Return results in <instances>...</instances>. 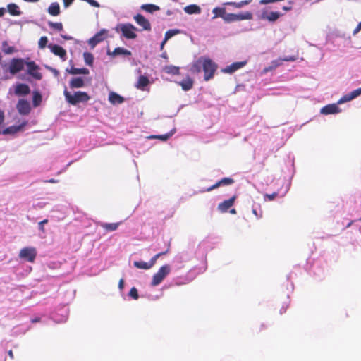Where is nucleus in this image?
I'll return each mask as SVG.
<instances>
[{"label": "nucleus", "mask_w": 361, "mask_h": 361, "mask_svg": "<svg viewBox=\"0 0 361 361\" xmlns=\"http://www.w3.org/2000/svg\"><path fill=\"white\" fill-rule=\"evenodd\" d=\"M171 267L169 264L161 266L158 271L154 274L152 281V286H157L159 285L163 280L170 274Z\"/></svg>", "instance_id": "3"}, {"label": "nucleus", "mask_w": 361, "mask_h": 361, "mask_svg": "<svg viewBox=\"0 0 361 361\" xmlns=\"http://www.w3.org/2000/svg\"><path fill=\"white\" fill-rule=\"evenodd\" d=\"M233 183H234V180L233 178H228V177L224 178L221 179L220 180H219L215 184H214L213 185H212L209 188H208L207 189H206L205 191L209 192V191H212V190H214L220 186L229 185L233 184Z\"/></svg>", "instance_id": "14"}, {"label": "nucleus", "mask_w": 361, "mask_h": 361, "mask_svg": "<svg viewBox=\"0 0 361 361\" xmlns=\"http://www.w3.org/2000/svg\"><path fill=\"white\" fill-rule=\"evenodd\" d=\"M129 295L135 300H137L139 298L138 291L135 287L130 288L129 291Z\"/></svg>", "instance_id": "44"}, {"label": "nucleus", "mask_w": 361, "mask_h": 361, "mask_svg": "<svg viewBox=\"0 0 361 361\" xmlns=\"http://www.w3.org/2000/svg\"><path fill=\"white\" fill-rule=\"evenodd\" d=\"M69 73L72 75H78V74H83L87 75L89 74V70L86 68H78L75 67H71V69L66 70Z\"/></svg>", "instance_id": "27"}, {"label": "nucleus", "mask_w": 361, "mask_h": 361, "mask_svg": "<svg viewBox=\"0 0 361 361\" xmlns=\"http://www.w3.org/2000/svg\"><path fill=\"white\" fill-rule=\"evenodd\" d=\"M230 213L235 214H236V210L235 209H232L230 210Z\"/></svg>", "instance_id": "62"}, {"label": "nucleus", "mask_w": 361, "mask_h": 361, "mask_svg": "<svg viewBox=\"0 0 361 361\" xmlns=\"http://www.w3.org/2000/svg\"><path fill=\"white\" fill-rule=\"evenodd\" d=\"M166 42H165L164 39L161 42V50H162L164 49V44H166Z\"/></svg>", "instance_id": "61"}, {"label": "nucleus", "mask_w": 361, "mask_h": 361, "mask_svg": "<svg viewBox=\"0 0 361 361\" xmlns=\"http://www.w3.org/2000/svg\"><path fill=\"white\" fill-rule=\"evenodd\" d=\"M287 308H288V305H286V307H283L282 310H280V314H283V313L286 312Z\"/></svg>", "instance_id": "59"}, {"label": "nucleus", "mask_w": 361, "mask_h": 361, "mask_svg": "<svg viewBox=\"0 0 361 361\" xmlns=\"http://www.w3.org/2000/svg\"><path fill=\"white\" fill-rule=\"evenodd\" d=\"M48 25L49 26V27L58 31H61L63 29V26L61 23H54L51 21H49Z\"/></svg>", "instance_id": "41"}, {"label": "nucleus", "mask_w": 361, "mask_h": 361, "mask_svg": "<svg viewBox=\"0 0 361 361\" xmlns=\"http://www.w3.org/2000/svg\"><path fill=\"white\" fill-rule=\"evenodd\" d=\"M184 10L188 14L199 13L200 12V8L195 4L186 6Z\"/></svg>", "instance_id": "32"}, {"label": "nucleus", "mask_w": 361, "mask_h": 361, "mask_svg": "<svg viewBox=\"0 0 361 361\" xmlns=\"http://www.w3.org/2000/svg\"><path fill=\"white\" fill-rule=\"evenodd\" d=\"M8 355L10 357L11 359H13L14 358V355H13V351L11 350H10L8 352Z\"/></svg>", "instance_id": "56"}, {"label": "nucleus", "mask_w": 361, "mask_h": 361, "mask_svg": "<svg viewBox=\"0 0 361 361\" xmlns=\"http://www.w3.org/2000/svg\"><path fill=\"white\" fill-rule=\"evenodd\" d=\"M168 251H169V248L166 251L161 252H159L158 254H160V257H161L162 255H166L168 252Z\"/></svg>", "instance_id": "60"}, {"label": "nucleus", "mask_w": 361, "mask_h": 361, "mask_svg": "<svg viewBox=\"0 0 361 361\" xmlns=\"http://www.w3.org/2000/svg\"><path fill=\"white\" fill-rule=\"evenodd\" d=\"M48 13L53 16H56L60 13V6L57 2H54L50 4L48 8Z\"/></svg>", "instance_id": "26"}, {"label": "nucleus", "mask_w": 361, "mask_h": 361, "mask_svg": "<svg viewBox=\"0 0 361 361\" xmlns=\"http://www.w3.org/2000/svg\"><path fill=\"white\" fill-rule=\"evenodd\" d=\"M48 47L51 49V51L56 56H59L63 61L66 60V51L59 45L50 44Z\"/></svg>", "instance_id": "12"}, {"label": "nucleus", "mask_w": 361, "mask_h": 361, "mask_svg": "<svg viewBox=\"0 0 361 361\" xmlns=\"http://www.w3.org/2000/svg\"><path fill=\"white\" fill-rule=\"evenodd\" d=\"M1 49L2 51L6 54H11L16 51L15 47L10 46L7 41H4L2 42Z\"/></svg>", "instance_id": "28"}, {"label": "nucleus", "mask_w": 361, "mask_h": 361, "mask_svg": "<svg viewBox=\"0 0 361 361\" xmlns=\"http://www.w3.org/2000/svg\"><path fill=\"white\" fill-rule=\"evenodd\" d=\"M133 264L135 267L138 268V269H149L151 267L149 265V262H142V261H135L133 262Z\"/></svg>", "instance_id": "38"}, {"label": "nucleus", "mask_w": 361, "mask_h": 361, "mask_svg": "<svg viewBox=\"0 0 361 361\" xmlns=\"http://www.w3.org/2000/svg\"><path fill=\"white\" fill-rule=\"evenodd\" d=\"M276 1H277L276 0H261L259 1V3L261 4H267L274 3V2H276Z\"/></svg>", "instance_id": "50"}, {"label": "nucleus", "mask_w": 361, "mask_h": 361, "mask_svg": "<svg viewBox=\"0 0 361 361\" xmlns=\"http://www.w3.org/2000/svg\"><path fill=\"white\" fill-rule=\"evenodd\" d=\"M30 92V87L26 84H18L15 90V93L18 95H27Z\"/></svg>", "instance_id": "19"}, {"label": "nucleus", "mask_w": 361, "mask_h": 361, "mask_svg": "<svg viewBox=\"0 0 361 361\" xmlns=\"http://www.w3.org/2000/svg\"><path fill=\"white\" fill-rule=\"evenodd\" d=\"M19 114L27 115L31 110L30 103L25 99H20L16 105Z\"/></svg>", "instance_id": "9"}, {"label": "nucleus", "mask_w": 361, "mask_h": 361, "mask_svg": "<svg viewBox=\"0 0 361 361\" xmlns=\"http://www.w3.org/2000/svg\"><path fill=\"white\" fill-rule=\"evenodd\" d=\"M194 82L192 80L191 78L188 76L186 78H185L181 82H178V85L181 86L182 89L184 91H188L193 87Z\"/></svg>", "instance_id": "21"}, {"label": "nucleus", "mask_w": 361, "mask_h": 361, "mask_svg": "<svg viewBox=\"0 0 361 361\" xmlns=\"http://www.w3.org/2000/svg\"><path fill=\"white\" fill-rule=\"evenodd\" d=\"M61 37L66 39V40H70V39H72V37H70V36H67V35H61Z\"/></svg>", "instance_id": "57"}, {"label": "nucleus", "mask_w": 361, "mask_h": 361, "mask_svg": "<svg viewBox=\"0 0 361 361\" xmlns=\"http://www.w3.org/2000/svg\"><path fill=\"white\" fill-rule=\"evenodd\" d=\"M149 83V80L147 76L140 75L138 78L137 83L136 85V87L137 89L144 90L145 87H147Z\"/></svg>", "instance_id": "23"}, {"label": "nucleus", "mask_w": 361, "mask_h": 361, "mask_svg": "<svg viewBox=\"0 0 361 361\" xmlns=\"http://www.w3.org/2000/svg\"><path fill=\"white\" fill-rule=\"evenodd\" d=\"M8 11L11 16H20L22 12L19 7L16 4L11 3L7 6Z\"/></svg>", "instance_id": "25"}, {"label": "nucleus", "mask_w": 361, "mask_h": 361, "mask_svg": "<svg viewBox=\"0 0 361 361\" xmlns=\"http://www.w3.org/2000/svg\"><path fill=\"white\" fill-rule=\"evenodd\" d=\"M252 212L255 215H256L257 216H258V214H257V210L256 209H253L252 210Z\"/></svg>", "instance_id": "64"}, {"label": "nucleus", "mask_w": 361, "mask_h": 361, "mask_svg": "<svg viewBox=\"0 0 361 361\" xmlns=\"http://www.w3.org/2000/svg\"><path fill=\"white\" fill-rule=\"evenodd\" d=\"M69 86L72 89L81 88L85 86L84 80L80 77L73 78L71 80Z\"/></svg>", "instance_id": "20"}, {"label": "nucleus", "mask_w": 361, "mask_h": 361, "mask_svg": "<svg viewBox=\"0 0 361 361\" xmlns=\"http://www.w3.org/2000/svg\"><path fill=\"white\" fill-rule=\"evenodd\" d=\"M48 222V220L47 219H44L43 221H40L39 223V229L42 231H44V224H47Z\"/></svg>", "instance_id": "47"}, {"label": "nucleus", "mask_w": 361, "mask_h": 361, "mask_svg": "<svg viewBox=\"0 0 361 361\" xmlns=\"http://www.w3.org/2000/svg\"><path fill=\"white\" fill-rule=\"evenodd\" d=\"M106 32L105 30H102L99 32L97 33L94 37L89 39V45L92 48H94L97 44L104 40V35L106 34Z\"/></svg>", "instance_id": "11"}, {"label": "nucleus", "mask_w": 361, "mask_h": 361, "mask_svg": "<svg viewBox=\"0 0 361 361\" xmlns=\"http://www.w3.org/2000/svg\"><path fill=\"white\" fill-rule=\"evenodd\" d=\"M237 20H251L252 19V13L250 11H246L244 13L236 14Z\"/></svg>", "instance_id": "33"}, {"label": "nucleus", "mask_w": 361, "mask_h": 361, "mask_svg": "<svg viewBox=\"0 0 361 361\" xmlns=\"http://www.w3.org/2000/svg\"><path fill=\"white\" fill-rule=\"evenodd\" d=\"M171 135V134H166V135H159L157 137H158L162 140H166Z\"/></svg>", "instance_id": "48"}, {"label": "nucleus", "mask_w": 361, "mask_h": 361, "mask_svg": "<svg viewBox=\"0 0 361 361\" xmlns=\"http://www.w3.org/2000/svg\"><path fill=\"white\" fill-rule=\"evenodd\" d=\"M37 256V250L32 247H26L20 251L19 257L21 259H26L27 262H33Z\"/></svg>", "instance_id": "4"}, {"label": "nucleus", "mask_w": 361, "mask_h": 361, "mask_svg": "<svg viewBox=\"0 0 361 361\" xmlns=\"http://www.w3.org/2000/svg\"><path fill=\"white\" fill-rule=\"evenodd\" d=\"M64 6L66 8L69 6L73 1V0H63Z\"/></svg>", "instance_id": "51"}, {"label": "nucleus", "mask_w": 361, "mask_h": 361, "mask_svg": "<svg viewBox=\"0 0 361 361\" xmlns=\"http://www.w3.org/2000/svg\"><path fill=\"white\" fill-rule=\"evenodd\" d=\"M4 113L0 109V125L4 123Z\"/></svg>", "instance_id": "52"}, {"label": "nucleus", "mask_w": 361, "mask_h": 361, "mask_svg": "<svg viewBox=\"0 0 361 361\" xmlns=\"http://www.w3.org/2000/svg\"><path fill=\"white\" fill-rule=\"evenodd\" d=\"M109 100L112 104H121L124 102V98L118 94L111 92L109 94Z\"/></svg>", "instance_id": "22"}, {"label": "nucleus", "mask_w": 361, "mask_h": 361, "mask_svg": "<svg viewBox=\"0 0 361 361\" xmlns=\"http://www.w3.org/2000/svg\"><path fill=\"white\" fill-rule=\"evenodd\" d=\"M121 222L118 223H101L100 226L106 231H114L118 229Z\"/></svg>", "instance_id": "24"}, {"label": "nucleus", "mask_w": 361, "mask_h": 361, "mask_svg": "<svg viewBox=\"0 0 361 361\" xmlns=\"http://www.w3.org/2000/svg\"><path fill=\"white\" fill-rule=\"evenodd\" d=\"M179 70V67L175 66H166L164 68L165 73L171 75H178Z\"/></svg>", "instance_id": "30"}, {"label": "nucleus", "mask_w": 361, "mask_h": 361, "mask_svg": "<svg viewBox=\"0 0 361 361\" xmlns=\"http://www.w3.org/2000/svg\"><path fill=\"white\" fill-rule=\"evenodd\" d=\"M278 193L277 192H273L272 194H265L264 195V200L272 201L275 199L276 197H277Z\"/></svg>", "instance_id": "45"}, {"label": "nucleus", "mask_w": 361, "mask_h": 361, "mask_svg": "<svg viewBox=\"0 0 361 361\" xmlns=\"http://www.w3.org/2000/svg\"><path fill=\"white\" fill-rule=\"evenodd\" d=\"M251 1H252V0H244V1H241L240 2H227V3H225V5H230V6H233L235 8H239L243 7L245 5L249 4Z\"/></svg>", "instance_id": "35"}, {"label": "nucleus", "mask_w": 361, "mask_h": 361, "mask_svg": "<svg viewBox=\"0 0 361 361\" xmlns=\"http://www.w3.org/2000/svg\"><path fill=\"white\" fill-rule=\"evenodd\" d=\"M283 14L277 11L267 12V11H262L260 19L267 20L269 22L276 21Z\"/></svg>", "instance_id": "8"}, {"label": "nucleus", "mask_w": 361, "mask_h": 361, "mask_svg": "<svg viewBox=\"0 0 361 361\" xmlns=\"http://www.w3.org/2000/svg\"><path fill=\"white\" fill-rule=\"evenodd\" d=\"M123 287H124V280L123 279H121L118 282V288H119V289L123 290Z\"/></svg>", "instance_id": "53"}, {"label": "nucleus", "mask_w": 361, "mask_h": 361, "mask_svg": "<svg viewBox=\"0 0 361 361\" xmlns=\"http://www.w3.org/2000/svg\"><path fill=\"white\" fill-rule=\"evenodd\" d=\"M42 102V95L39 92H34L33 98H32V104L35 107L38 106Z\"/></svg>", "instance_id": "36"}, {"label": "nucleus", "mask_w": 361, "mask_h": 361, "mask_svg": "<svg viewBox=\"0 0 361 361\" xmlns=\"http://www.w3.org/2000/svg\"><path fill=\"white\" fill-rule=\"evenodd\" d=\"M217 68V64L210 58L201 56L191 64L190 71L192 73H199L202 70L204 79L205 81H208L214 78Z\"/></svg>", "instance_id": "1"}, {"label": "nucleus", "mask_w": 361, "mask_h": 361, "mask_svg": "<svg viewBox=\"0 0 361 361\" xmlns=\"http://www.w3.org/2000/svg\"><path fill=\"white\" fill-rule=\"evenodd\" d=\"M27 70V72L32 78L36 80H41L42 78V73L39 71V67L37 65L35 61H29L26 63Z\"/></svg>", "instance_id": "7"}, {"label": "nucleus", "mask_w": 361, "mask_h": 361, "mask_svg": "<svg viewBox=\"0 0 361 361\" xmlns=\"http://www.w3.org/2000/svg\"><path fill=\"white\" fill-rule=\"evenodd\" d=\"M39 321V318H35L34 319L32 320V322L35 323V322H37Z\"/></svg>", "instance_id": "63"}, {"label": "nucleus", "mask_w": 361, "mask_h": 361, "mask_svg": "<svg viewBox=\"0 0 361 361\" xmlns=\"http://www.w3.org/2000/svg\"><path fill=\"white\" fill-rule=\"evenodd\" d=\"M83 56H84V60H85L86 64H87L90 66H92L93 64V61H94L93 55L91 53L85 52L83 54Z\"/></svg>", "instance_id": "39"}, {"label": "nucleus", "mask_w": 361, "mask_h": 361, "mask_svg": "<svg viewBox=\"0 0 361 361\" xmlns=\"http://www.w3.org/2000/svg\"><path fill=\"white\" fill-rule=\"evenodd\" d=\"M63 94L67 102L71 105H76L80 102H87L90 99V97L85 92L77 91L71 94L66 89L63 91Z\"/></svg>", "instance_id": "2"}, {"label": "nucleus", "mask_w": 361, "mask_h": 361, "mask_svg": "<svg viewBox=\"0 0 361 361\" xmlns=\"http://www.w3.org/2000/svg\"><path fill=\"white\" fill-rule=\"evenodd\" d=\"M27 124V121H23L21 124L18 126H11L9 127L6 128L2 131V134L4 135H14L21 130L24 128V127Z\"/></svg>", "instance_id": "10"}, {"label": "nucleus", "mask_w": 361, "mask_h": 361, "mask_svg": "<svg viewBox=\"0 0 361 361\" xmlns=\"http://www.w3.org/2000/svg\"><path fill=\"white\" fill-rule=\"evenodd\" d=\"M273 70H274V69L272 68V66H269L268 67H266V68H264L263 73H267L269 71H271Z\"/></svg>", "instance_id": "54"}, {"label": "nucleus", "mask_w": 361, "mask_h": 361, "mask_svg": "<svg viewBox=\"0 0 361 361\" xmlns=\"http://www.w3.org/2000/svg\"><path fill=\"white\" fill-rule=\"evenodd\" d=\"M282 8L285 11H290L292 9V6H283Z\"/></svg>", "instance_id": "55"}, {"label": "nucleus", "mask_w": 361, "mask_h": 361, "mask_svg": "<svg viewBox=\"0 0 361 361\" xmlns=\"http://www.w3.org/2000/svg\"><path fill=\"white\" fill-rule=\"evenodd\" d=\"M212 13L214 14L212 18L213 19L217 17L224 18L226 13V8L221 7H216L212 10Z\"/></svg>", "instance_id": "29"}, {"label": "nucleus", "mask_w": 361, "mask_h": 361, "mask_svg": "<svg viewBox=\"0 0 361 361\" xmlns=\"http://www.w3.org/2000/svg\"><path fill=\"white\" fill-rule=\"evenodd\" d=\"M235 196L231 197L228 200H224L218 205V209L221 212H226L229 208H231L234 204Z\"/></svg>", "instance_id": "18"}, {"label": "nucleus", "mask_w": 361, "mask_h": 361, "mask_svg": "<svg viewBox=\"0 0 361 361\" xmlns=\"http://www.w3.org/2000/svg\"><path fill=\"white\" fill-rule=\"evenodd\" d=\"M48 42V38L46 36L41 37L39 42H38V47L39 49H44L47 44Z\"/></svg>", "instance_id": "43"}, {"label": "nucleus", "mask_w": 361, "mask_h": 361, "mask_svg": "<svg viewBox=\"0 0 361 361\" xmlns=\"http://www.w3.org/2000/svg\"><path fill=\"white\" fill-rule=\"evenodd\" d=\"M295 60V57L294 56H291V57H289V58H285L282 60H274V61H272L271 63V65L272 66V68L274 69L276 68L277 67H279L280 65H281V61H293Z\"/></svg>", "instance_id": "34"}, {"label": "nucleus", "mask_w": 361, "mask_h": 361, "mask_svg": "<svg viewBox=\"0 0 361 361\" xmlns=\"http://www.w3.org/2000/svg\"><path fill=\"white\" fill-rule=\"evenodd\" d=\"M360 30H361V21L358 23V25L354 30L353 34L355 35V34L358 33Z\"/></svg>", "instance_id": "49"}, {"label": "nucleus", "mask_w": 361, "mask_h": 361, "mask_svg": "<svg viewBox=\"0 0 361 361\" xmlns=\"http://www.w3.org/2000/svg\"><path fill=\"white\" fill-rule=\"evenodd\" d=\"M141 8L147 12H149V13H153V12L159 11L160 9V8L158 6L154 5V4H143L141 6Z\"/></svg>", "instance_id": "31"}, {"label": "nucleus", "mask_w": 361, "mask_h": 361, "mask_svg": "<svg viewBox=\"0 0 361 361\" xmlns=\"http://www.w3.org/2000/svg\"><path fill=\"white\" fill-rule=\"evenodd\" d=\"M160 257V254H156L153 256L149 262V265L152 268L156 263L157 259Z\"/></svg>", "instance_id": "46"}, {"label": "nucleus", "mask_w": 361, "mask_h": 361, "mask_svg": "<svg viewBox=\"0 0 361 361\" xmlns=\"http://www.w3.org/2000/svg\"><path fill=\"white\" fill-rule=\"evenodd\" d=\"M361 94V87L356 89L349 94H347L344 95L343 97H341L339 101L338 102V104H342L346 102H349L353 100V99L356 98L357 97L360 96Z\"/></svg>", "instance_id": "16"}, {"label": "nucleus", "mask_w": 361, "mask_h": 361, "mask_svg": "<svg viewBox=\"0 0 361 361\" xmlns=\"http://www.w3.org/2000/svg\"><path fill=\"white\" fill-rule=\"evenodd\" d=\"M120 30L123 36L126 39H135L137 37V35L135 32L136 27L132 24H121L120 25Z\"/></svg>", "instance_id": "5"}, {"label": "nucleus", "mask_w": 361, "mask_h": 361, "mask_svg": "<svg viewBox=\"0 0 361 361\" xmlns=\"http://www.w3.org/2000/svg\"><path fill=\"white\" fill-rule=\"evenodd\" d=\"M25 66V61L23 59H13L9 66V72L12 75H15L20 71L23 70Z\"/></svg>", "instance_id": "6"}, {"label": "nucleus", "mask_w": 361, "mask_h": 361, "mask_svg": "<svg viewBox=\"0 0 361 361\" xmlns=\"http://www.w3.org/2000/svg\"><path fill=\"white\" fill-rule=\"evenodd\" d=\"M320 112L322 114L328 115L332 114H336L341 112L340 108L338 106V104H331L326 105L321 109Z\"/></svg>", "instance_id": "15"}, {"label": "nucleus", "mask_w": 361, "mask_h": 361, "mask_svg": "<svg viewBox=\"0 0 361 361\" xmlns=\"http://www.w3.org/2000/svg\"><path fill=\"white\" fill-rule=\"evenodd\" d=\"M5 13V9L4 8H0V17L3 16Z\"/></svg>", "instance_id": "58"}, {"label": "nucleus", "mask_w": 361, "mask_h": 361, "mask_svg": "<svg viewBox=\"0 0 361 361\" xmlns=\"http://www.w3.org/2000/svg\"><path fill=\"white\" fill-rule=\"evenodd\" d=\"M223 19L226 23H232V22L238 21L235 13H226Z\"/></svg>", "instance_id": "40"}, {"label": "nucleus", "mask_w": 361, "mask_h": 361, "mask_svg": "<svg viewBox=\"0 0 361 361\" xmlns=\"http://www.w3.org/2000/svg\"><path fill=\"white\" fill-rule=\"evenodd\" d=\"M180 31L178 30H169L165 33L164 41L167 42L173 36L178 34Z\"/></svg>", "instance_id": "42"}, {"label": "nucleus", "mask_w": 361, "mask_h": 361, "mask_svg": "<svg viewBox=\"0 0 361 361\" xmlns=\"http://www.w3.org/2000/svg\"><path fill=\"white\" fill-rule=\"evenodd\" d=\"M246 64V61L235 62L230 66H226L222 70L226 73H233L237 70L243 68Z\"/></svg>", "instance_id": "17"}, {"label": "nucleus", "mask_w": 361, "mask_h": 361, "mask_svg": "<svg viewBox=\"0 0 361 361\" xmlns=\"http://www.w3.org/2000/svg\"><path fill=\"white\" fill-rule=\"evenodd\" d=\"M112 54L114 56L121 55V54L126 55V56H130L131 55V52L130 51L127 50V49H123V48L117 47V48L114 49Z\"/></svg>", "instance_id": "37"}, {"label": "nucleus", "mask_w": 361, "mask_h": 361, "mask_svg": "<svg viewBox=\"0 0 361 361\" xmlns=\"http://www.w3.org/2000/svg\"><path fill=\"white\" fill-rule=\"evenodd\" d=\"M134 19L135 22L145 30H151V24L149 21L146 19L142 15L137 14L135 16Z\"/></svg>", "instance_id": "13"}]
</instances>
